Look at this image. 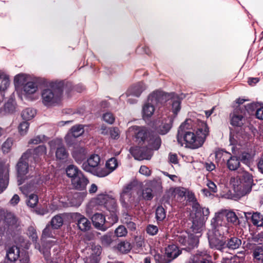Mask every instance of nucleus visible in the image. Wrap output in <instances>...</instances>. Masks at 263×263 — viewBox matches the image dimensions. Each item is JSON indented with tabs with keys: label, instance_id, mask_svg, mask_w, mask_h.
Returning <instances> with one entry per match:
<instances>
[{
	"label": "nucleus",
	"instance_id": "1",
	"mask_svg": "<svg viewBox=\"0 0 263 263\" xmlns=\"http://www.w3.org/2000/svg\"><path fill=\"white\" fill-rule=\"evenodd\" d=\"M127 134L132 136L138 146L131 147L130 152L136 159H149L152 151L158 149L161 145V139L153 134L144 126H133L128 128Z\"/></svg>",
	"mask_w": 263,
	"mask_h": 263
},
{
	"label": "nucleus",
	"instance_id": "2",
	"mask_svg": "<svg viewBox=\"0 0 263 263\" xmlns=\"http://www.w3.org/2000/svg\"><path fill=\"white\" fill-rule=\"evenodd\" d=\"M185 123L182 124L179 128L177 140L180 142L183 138L185 147L196 149L201 147L209 134V128L206 123L202 122L196 134L190 130H185Z\"/></svg>",
	"mask_w": 263,
	"mask_h": 263
},
{
	"label": "nucleus",
	"instance_id": "3",
	"mask_svg": "<svg viewBox=\"0 0 263 263\" xmlns=\"http://www.w3.org/2000/svg\"><path fill=\"white\" fill-rule=\"evenodd\" d=\"M190 198L194 200V197L192 195ZM192 221L189 229V233L197 239L201 236V232L204 228V224L210 212L208 208H202L200 204L195 201H193L192 210Z\"/></svg>",
	"mask_w": 263,
	"mask_h": 263
},
{
	"label": "nucleus",
	"instance_id": "4",
	"mask_svg": "<svg viewBox=\"0 0 263 263\" xmlns=\"http://www.w3.org/2000/svg\"><path fill=\"white\" fill-rule=\"evenodd\" d=\"M253 181L252 175L246 171H243L240 176L231 179L234 191L239 196H245L251 191Z\"/></svg>",
	"mask_w": 263,
	"mask_h": 263
},
{
	"label": "nucleus",
	"instance_id": "5",
	"mask_svg": "<svg viewBox=\"0 0 263 263\" xmlns=\"http://www.w3.org/2000/svg\"><path fill=\"white\" fill-rule=\"evenodd\" d=\"M62 84L52 85L50 88L44 89L42 92L43 103L46 106H53L58 103L63 93Z\"/></svg>",
	"mask_w": 263,
	"mask_h": 263
},
{
	"label": "nucleus",
	"instance_id": "6",
	"mask_svg": "<svg viewBox=\"0 0 263 263\" xmlns=\"http://www.w3.org/2000/svg\"><path fill=\"white\" fill-rule=\"evenodd\" d=\"M100 206L101 208H105L110 212L115 213L117 210V202L112 194H99L90 202L89 207L95 205Z\"/></svg>",
	"mask_w": 263,
	"mask_h": 263
},
{
	"label": "nucleus",
	"instance_id": "7",
	"mask_svg": "<svg viewBox=\"0 0 263 263\" xmlns=\"http://www.w3.org/2000/svg\"><path fill=\"white\" fill-rule=\"evenodd\" d=\"M32 152L31 150H27L23 154L16 165L18 177L20 178L18 180L19 185L23 183V181L22 180L24 179V176L29 172L28 162L30 160L29 159L28 156L30 155Z\"/></svg>",
	"mask_w": 263,
	"mask_h": 263
},
{
	"label": "nucleus",
	"instance_id": "8",
	"mask_svg": "<svg viewBox=\"0 0 263 263\" xmlns=\"http://www.w3.org/2000/svg\"><path fill=\"white\" fill-rule=\"evenodd\" d=\"M222 233L215 232L214 234L209 237L210 248L223 252L226 249V240L223 238Z\"/></svg>",
	"mask_w": 263,
	"mask_h": 263
},
{
	"label": "nucleus",
	"instance_id": "9",
	"mask_svg": "<svg viewBox=\"0 0 263 263\" xmlns=\"http://www.w3.org/2000/svg\"><path fill=\"white\" fill-rule=\"evenodd\" d=\"M211 224L215 229V232L224 234L225 231L228 232V231L225 213L217 214L211 220Z\"/></svg>",
	"mask_w": 263,
	"mask_h": 263
},
{
	"label": "nucleus",
	"instance_id": "10",
	"mask_svg": "<svg viewBox=\"0 0 263 263\" xmlns=\"http://www.w3.org/2000/svg\"><path fill=\"white\" fill-rule=\"evenodd\" d=\"M177 241L188 249H191L196 247L199 242L197 237H194L190 234H182L178 236Z\"/></svg>",
	"mask_w": 263,
	"mask_h": 263
},
{
	"label": "nucleus",
	"instance_id": "11",
	"mask_svg": "<svg viewBox=\"0 0 263 263\" xmlns=\"http://www.w3.org/2000/svg\"><path fill=\"white\" fill-rule=\"evenodd\" d=\"M51 148L57 147L55 153L56 158L59 160L66 159L68 155L65 147L62 145V141L60 139L52 140L49 142Z\"/></svg>",
	"mask_w": 263,
	"mask_h": 263
},
{
	"label": "nucleus",
	"instance_id": "12",
	"mask_svg": "<svg viewBox=\"0 0 263 263\" xmlns=\"http://www.w3.org/2000/svg\"><path fill=\"white\" fill-rule=\"evenodd\" d=\"M100 161L98 155H91L87 161L83 163L82 168L86 172L92 173L93 170L98 167Z\"/></svg>",
	"mask_w": 263,
	"mask_h": 263
},
{
	"label": "nucleus",
	"instance_id": "13",
	"mask_svg": "<svg viewBox=\"0 0 263 263\" xmlns=\"http://www.w3.org/2000/svg\"><path fill=\"white\" fill-rule=\"evenodd\" d=\"M30 150L32 152V154L28 156L30 161L32 159L35 162H37L46 158L47 148L45 145H39L34 149Z\"/></svg>",
	"mask_w": 263,
	"mask_h": 263
},
{
	"label": "nucleus",
	"instance_id": "14",
	"mask_svg": "<svg viewBox=\"0 0 263 263\" xmlns=\"http://www.w3.org/2000/svg\"><path fill=\"white\" fill-rule=\"evenodd\" d=\"M71 182L76 189L83 190L85 189L89 181L81 172L78 173L77 176L71 179Z\"/></svg>",
	"mask_w": 263,
	"mask_h": 263
},
{
	"label": "nucleus",
	"instance_id": "15",
	"mask_svg": "<svg viewBox=\"0 0 263 263\" xmlns=\"http://www.w3.org/2000/svg\"><path fill=\"white\" fill-rule=\"evenodd\" d=\"M74 218L77 221V226L80 230L85 232L89 230L91 224L85 217L79 213H76L74 215Z\"/></svg>",
	"mask_w": 263,
	"mask_h": 263
},
{
	"label": "nucleus",
	"instance_id": "16",
	"mask_svg": "<svg viewBox=\"0 0 263 263\" xmlns=\"http://www.w3.org/2000/svg\"><path fill=\"white\" fill-rule=\"evenodd\" d=\"M91 220L95 228L103 231L106 230V227H104L106 220L103 214L96 213L92 216Z\"/></svg>",
	"mask_w": 263,
	"mask_h": 263
},
{
	"label": "nucleus",
	"instance_id": "17",
	"mask_svg": "<svg viewBox=\"0 0 263 263\" xmlns=\"http://www.w3.org/2000/svg\"><path fill=\"white\" fill-rule=\"evenodd\" d=\"M72 155L77 163L81 164L86 158V151L83 147H77L74 148Z\"/></svg>",
	"mask_w": 263,
	"mask_h": 263
},
{
	"label": "nucleus",
	"instance_id": "18",
	"mask_svg": "<svg viewBox=\"0 0 263 263\" xmlns=\"http://www.w3.org/2000/svg\"><path fill=\"white\" fill-rule=\"evenodd\" d=\"M8 169L7 166L0 168V193L7 187L8 184Z\"/></svg>",
	"mask_w": 263,
	"mask_h": 263
},
{
	"label": "nucleus",
	"instance_id": "19",
	"mask_svg": "<svg viewBox=\"0 0 263 263\" xmlns=\"http://www.w3.org/2000/svg\"><path fill=\"white\" fill-rule=\"evenodd\" d=\"M137 185V181H133L125 185L121 194V200L124 201L126 198H129L133 190Z\"/></svg>",
	"mask_w": 263,
	"mask_h": 263
},
{
	"label": "nucleus",
	"instance_id": "20",
	"mask_svg": "<svg viewBox=\"0 0 263 263\" xmlns=\"http://www.w3.org/2000/svg\"><path fill=\"white\" fill-rule=\"evenodd\" d=\"M181 253V251L175 245H170L165 249L166 256L171 259L172 261L177 257Z\"/></svg>",
	"mask_w": 263,
	"mask_h": 263
},
{
	"label": "nucleus",
	"instance_id": "21",
	"mask_svg": "<svg viewBox=\"0 0 263 263\" xmlns=\"http://www.w3.org/2000/svg\"><path fill=\"white\" fill-rule=\"evenodd\" d=\"M241 245V240L237 237H232L226 240V248L229 250H235L239 248Z\"/></svg>",
	"mask_w": 263,
	"mask_h": 263
},
{
	"label": "nucleus",
	"instance_id": "22",
	"mask_svg": "<svg viewBox=\"0 0 263 263\" xmlns=\"http://www.w3.org/2000/svg\"><path fill=\"white\" fill-rule=\"evenodd\" d=\"M21 255L20 249L16 246H12L8 250L6 256L9 260L15 261L18 257L20 259Z\"/></svg>",
	"mask_w": 263,
	"mask_h": 263
},
{
	"label": "nucleus",
	"instance_id": "23",
	"mask_svg": "<svg viewBox=\"0 0 263 263\" xmlns=\"http://www.w3.org/2000/svg\"><path fill=\"white\" fill-rule=\"evenodd\" d=\"M172 127V119L170 118L163 120L161 124L158 128V132L161 135H165L170 130Z\"/></svg>",
	"mask_w": 263,
	"mask_h": 263
},
{
	"label": "nucleus",
	"instance_id": "24",
	"mask_svg": "<svg viewBox=\"0 0 263 263\" xmlns=\"http://www.w3.org/2000/svg\"><path fill=\"white\" fill-rule=\"evenodd\" d=\"M145 88L146 86L144 84L141 82L135 84L129 91L131 95L138 97Z\"/></svg>",
	"mask_w": 263,
	"mask_h": 263
},
{
	"label": "nucleus",
	"instance_id": "25",
	"mask_svg": "<svg viewBox=\"0 0 263 263\" xmlns=\"http://www.w3.org/2000/svg\"><path fill=\"white\" fill-rule=\"evenodd\" d=\"M155 108L152 103L147 102L144 104L142 108L143 117L144 118L151 117L154 114Z\"/></svg>",
	"mask_w": 263,
	"mask_h": 263
},
{
	"label": "nucleus",
	"instance_id": "26",
	"mask_svg": "<svg viewBox=\"0 0 263 263\" xmlns=\"http://www.w3.org/2000/svg\"><path fill=\"white\" fill-rule=\"evenodd\" d=\"M228 168L231 171L236 170L240 165V160L236 156H231L227 162Z\"/></svg>",
	"mask_w": 263,
	"mask_h": 263
},
{
	"label": "nucleus",
	"instance_id": "27",
	"mask_svg": "<svg viewBox=\"0 0 263 263\" xmlns=\"http://www.w3.org/2000/svg\"><path fill=\"white\" fill-rule=\"evenodd\" d=\"M10 84L9 77L4 72L0 71V91L7 89Z\"/></svg>",
	"mask_w": 263,
	"mask_h": 263
},
{
	"label": "nucleus",
	"instance_id": "28",
	"mask_svg": "<svg viewBox=\"0 0 263 263\" xmlns=\"http://www.w3.org/2000/svg\"><path fill=\"white\" fill-rule=\"evenodd\" d=\"M170 192L171 193V196L177 200L185 195V189L183 187L172 188L170 190Z\"/></svg>",
	"mask_w": 263,
	"mask_h": 263
},
{
	"label": "nucleus",
	"instance_id": "29",
	"mask_svg": "<svg viewBox=\"0 0 263 263\" xmlns=\"http://www.w3.org/2000/svg\"><path fill=\"white\" fill-rule=\"evenodd\" d=\"M15 106L12 102L8 101L0 109V116L11 114L14 111Z\"/></svg>",
	"mask_w": 263,
	"mask_h": 263
},
{
	"label": "nucleus",
	"instance_id": "30",
	"mask_svg": "<svg viewBox=\"0 0 263 263\" xmlns=\"http://www.w3.org/2000/svg\"><path fill=\"white\" fill-rule=\"evenodd\" d=\"M146 185L152 189V191L155 192L160 191L162 188V182L159 179H155L149 181L147 183Z\"/></svg>",
	"mask_w": 263,
	"mask_h": 263
},
{
	"label": "nucleus",
	"instance_id": "31",
	"mask_svg": "<svg viewBox=\"0 0 263 263\" xmlns=\"http://www.w3.org/2000/svg\"><path fill=\"white\" fill-rule=\"evenodd\" d=\"M164 95L161 91H154L148 98V101H151L152 103L157 102L162 103L164 101Z\"/></svg>",
	"mask_w": 263,
	"mask_h": 263
},
{
	"label": "nucleus",
	"instance_id": "32",
	"mask_svg": "<svg viewBox=\"0 0 263 263\" xmlns=\"http://www.w3.org/2000/svg\"><path fill=\"white\" fill-rule=\"evenodd\" d=\"M24 91L27 95L34 93L37 89L36 84L33 82H28L23 87Z\"/></svg>",
	"mask_w": 263,
	"mask_h": 263
},
{
	"label": "nucleus",
	"instance_id": "33",
	"mask_svg": "<svg viewBox=\"0 0 263 263\" xmlns=\"http://www.w3.org/2000/svg\"><path fill=\"white\" fill-rule=\"evenodd\" d=\"M63 224V219L61 216L59 215L54 216L51 221L50 224L52 226V229H58L60 228Z\"/></svg>",
	"mask_w": 263,
	"mask_h": 263
},
{
	"label": "nucleus",
	"instance_id": "34",
	"mask_svg": "<svg viewBox=\"0 0 263 263\" xmlns=\"http://www.w3.org/2000/svg\"><path fill=\"white\" fill-rule=\"evenodd\" d=\"M70 134L74 138L81 136L84 132V126L78 124L73 126L70 129Z\"/></svg>",
	"mask_w": 263,
	"mask_h": 263
},
{
	"label": "nucleus",
	"instance_id": "35",
	"mask_svg": "<svg viewBox=\"0 0 263 263\" xmlns=\"http://www.w3.org/2000/svg\"><path fill=\"white\" fill-rule=\"evenodd\" d=\"M253 224L257 227L263 226V216L259 213H254L251 217Z\"/></svg>",
	"mask_w": 263,
	"mask_h": 263
},
{
	"label": "nucleus",
	"instance_id": "36",
	"mask_svg": "<svg viewBox=\"0 0 263 263\" xmlns=\"http://www.w3.org/2000/svg\"><path fill=\"white\" fill-rule=\"evenodd\" d=\"M117 249L122 253H127L131 249V246L127 241H121L117 245Z\"/></svg>",
	"mask_w": 263,
	"mask_h": 263
},
{
	"label": "nucleus",
	"instance_id": "37",
	"mask_svg": "<svg viewBox=\"0 0 263 263\" xmlns=\"http://www.w3.org/2000/svg\"><path fill=\"white\" fill-rule=\"evenodd\" d=\"M36 114L35 110L31 108L25 109L22 112V117L23 119L29 120L34 117Z\"/></svg>",
	"mask_w": 263,
	"mask_h": 263
},
{
	"label": "nucleus",
	"instance_id": "38",
	"mask_svg": "<svg viewBox=\"0 0 263 263\" xmlns=\"http://www.w3.org/2000/svg\"><path fill=\"white\" fill-rule=\"evenodd\" d=\"M82 202V198L80 195L78 193L74 194L72 197L69 200L68 206H79Z\"/></svg>",
	"mask_w": 263,
	"mask_h": 263
},
{
	"label": "nucleus",
	"instance_id": "39",
	"mask_svg": "<svg viewBox=\"0 0 263 263\" xmlns=\"http://www.w3.org/2000/svg\"><path fill=\"white\" fill-rule=\"evenodd\" d=\"M79 173H81V172L78 170L77 166L73 165H70L66 168V174L71 179L77 176Z\"/></svg>",
	"mask_w": 263,
	"mask_h": 263
},
{
	"label": "nucleus",
	"instance_id": "40",
	"mask_svg": "<svg viewBox=\"0 0 263 263\" xmlns=\"http://www.w3.org/2000/svg\"><path fill=\"white\" fill-rule=\"evenodd\" d=\"M91 173L99 177H104L109 175L110 173V171H109L106 167H96L93 170V172Z\"/></svg>",
	"mask_w": 263,
	"mask_h": 263
},
{
	"label": "nucleus",
	"instance_id": "41",
	"mask_svg": "<svg viewBox=\"0 0 263 263\" xmlns=\"http://www.w3.org/2000/svg\"><path fill=\"white\" fill-rule=\"evenodd\" d=\"M54 230L50 224H48L42 232V237L44 238L53 237Z\"/></svg>",
	"mask_w": 263,
	"mask_h": 263
},
{
	"label": "nucleus",
	"instance_id": "42",
	"mask_svg": "<svg viewBox=\"0 0 263 263\" xmlns=\"http://www.w3.org/2000/svg\"><path fill=\"white\" fill-rule=\"evenodd\" d=\"M225 216L226 221H228L235 224L238 223V219L234 212H229L225 213Z\"/></svg>",
	"mask_w": 263,
	"mask_h": 263
},
{
	"label": "nucleus",
	"instance_id": "43",
	"mask_svg": "<svg viewBox=\"0 0 263 263\" xmlns=\"http://www.w3.org/2000/svg\"><path fill=\"white\" fill-rule=\"evenodd\" d=\"M166 217V212L162 206L157 207L156 211V217L157 220L162 221Z\"/></svg>",
	"mask_w": 263,
	"mask_h": 263
},
{
	"label": "nucleus",
	"instance_id": "44",
	"mask_svg": "<svg viewBox=\"0 0 263 263\" xmlns=\"http://www.w3.org/2000/svg\"><path fill=\"white\" fill-rule=\"evenodd\" d=\"M118 166L117 160L115 158H111L109 159L106 163V167L108 169L109 171H110V173L112 172Z\"/></svg>",
	"mask_w": 263,
	"mask_h": 263
},
{
	"label": "nucleus",
	"instance_id": "45",
	"mask_svg": "<svg viewBox=\"0 0 263 263\" xmlns=\"http://www.w3.org/2000/svg\"><path fill=\"white\" fill-rule=\"evenodd\" d=\"M46 140V137L45 135H41L35 136L31 139L29 142V144H38Z\"/></svg>",
	"mask_w": 263,
	"mask_h": 263
},
{
	"label": "nucleus",
	"instance_id": "46",
	"mask_svg": "<svg viewBox=\"0 0 263 263\" xmlns=\"http://www.w3.org/2000/svg\"><path fill=\"white\" fill-rule=\"evenodd\" d=\"M253 256L256 260L263 261V248L259 246L256 247L253 251Z\"/></svg>",
	"mask_w": 263,
	"mask_h": 263
},
{
	"label": "nucleus",
	"instance_id": "47",
	"mask_svg": "<svg viewBox=\"0 0 263 263\" xmlns=\"http://www.w3.org/2000/svg\"><path fill=\"white\" fill-rule=\"evenodd\" d=\"M29 127V124L26 121L22 122L18 126V131L20 134L22 135H25L28 132Z\"/></svg>",
	"mask_w": 263,
	"mask_h": 263
},
{
	"label": "nucleus",
	"instance_id": "48",
	"mask_svg": "<svg viewBox=\"0 0 263 263\" xmlns=\"http://www.w3.org/2000/svg\"><path fill=\"white\" fill-rule=\"evenodd\" d=\"M153 192L152 189L147 186L142 191L143 198L147 200H151L154 197Z\"/></svg>",
	"mask_w": 263,
	"mask_h": 263
},
{
	"label": "nucleus",
	"instance_id": "49",
	"mask_svg": "<svg viewBox=\"0 0 263 263\" xmlns=\"http://www.w3.org/2000/svg\"><path fill=\"white\" fill-rule=\"evenodd\" d=\"M242 119L241 115H233L231 119V124L233 126H240L242 124Z\"/></svg>",
	"mask_w": 263,
	"mask_h": 263
},
{
	"label": "nucleus",
	"instance_id": "50",
	"mask_svg": "<svg viewBox=\"0 0 263 263\" xmlns=\"http://www.w3.org/2000/svg\"><path fill=\"white\" fill-rule=\"evenodd\" d=\"M38 202V197L36 195L31 194L29 196V199L27 201V205L31 208L34 207Z\"/></svg>",
	"mask_w": 263,
	"mask_h": 263
},
{
	"label": "nucleus",
	"instance_id": "51",
	"mask_svg": "<svg viewBox=\"0 0 263 263\" xmlns=\"http://www.w3.org/2000/svg\"><path fill=\"white\" fill-rule=\"evenodd\" d=\"M13 144V140L11 138H8L4 143L2 146V150L4 153H8Z\"/></svg>",
	"mask_w": 263,
	"mask_h": 263
},
{
	"label": "nucleus",
	"instance_id": "52",
	"mask_svg": "<svg viewBox=\"0 0 263 263\" xmlns=\"http://www.w3.org/2000/svg\"><path fill=\"white\" fill-rule=\"evenodd\" d=\"M127 233V230L123 226H119L115 231V233L117 237L125 236Z\"/></svg>",
	"mask_w": 263,
	"mask_h": 263
},
{
	"label": "nucleus",
	"instance_id": "53",
	"mask_svg": "<svg viewBox=\"0 0 263 263\" xmlns=\"http://www.w3.org/2000/svg\"><path fill=\"white\" fill-rule=\"evenodd\" d=\"M156 260L159 263H170L172 260L168 257L164 255L157 254L155 256Z\"/></svg>",
	"mask_w": 263,
	"mask_h": 263
},
{
	"label": "nucleus",
	"instance_id": "54",
	"mask_svg": "<svg viewBox=\"0 0 263 263\" xmlns=\"http://www.w3.org/2000/svg\"><path fill=\"white\" fill-rule=\"evenodd\" d=\"M102 245L104 246H109L112 241L111 236L109 234L104 235L101 238Z\"/></svg>",
	"mask_w": 263,
	"mask_h": 263
},
{
	"label": "nucleus",
	"instance_id": "55",
	"mask_svg": "<svg viewBox=\"0 0 263 263\" xmlns=\"http://www.w3.org/2000/svg\"><path fill=\"white\" fill-rule=\"evenodd\" d=\"M181 102L179 99L174 100L172 102V111L176 115L180 109Z\"/></svg>",
	"mask_w": 263,
	"mask_h": 263
},
{
	"label": "nucleus",
	"instance_id": "56",
	"mask_svg": "<svg viewBox=\"0 0 263 263\" xmlns=\"http://www.w3.org/2000/svg\"><path fill=\"white\" fill-rule=\"evenodd\" d=\"M103 120L106 123L112 124L115 121V117L110 112H106L103 116Z\"/></svg>",
	"mask_w": 263,
	"mask_h": 263
},
{
	"label": "nucleus",
	"instance_id": "57",
	"mask_svg": "<svg viewBox=\"0 0 263 263\" xmlns=\"http://www.w3.org/2000/svg\"><path fill=\"white\" fill-rule=\"evenodd\" d=\"M158 231V229L156 226L149 224L147 227L146 232L149 235H155L157 233Z\"/></svg>",
	"mask_w": 263,
	"mask_h": 263
},
{
	"label": "nucleus",
	"instance_id": "58",
	"mask_svg": "<svg viewBox=\"0 0 263 263\" xmlns=\"http://www.w3.org/2000/svg\"><path fill=\"white\" fill-rule=\"evenodd\" d=\"M110 135L112 139H117L119 138L120 132L117 127H112L110 129Z\"/></svg>",
	"mask_w": 263,
	"mask_h": 263
},
{
	"label": "nucleus",
	"instance_id": "59",
	"mask_svg": "<svg viewBox=\"0 0 263 263\" xmlns=\"http://www.w3.org/2000/svg\"><path fill=\"white\" fill-rule=\"evenodd\" d=\"M206 186L208 187L210 191L213 193H216L217 191V188L216 184L212 181L208 180L206 183Z\"/></svg>",
	"mask_w": 263,
	"mask_h": 263
},
{
	"label": "nucleus",
	"instance_id": "60",
	"mask_svg": "<svg viewBox=\"0 0 263 263\" xmlns=\"http://www.w3.org/2000/svg\"><path fill=\"white\" fill-rule=\"evenodd\" d=\"M139 173L146 176H149L151 174V171L145 165H142L139 170Z\"/></svg>",
	"mask_w": 263,
	"mask_h": 263
},
{
	"label": "nucleus",
	"instance_id": "61",
	"mask_svg": "<svg viewBox=\"0 0 263 263\" xmlns=\"http://www.w3.org/2000/svg\"><path fill=\"white\" fill-rule=\"evenodd\" d=\"M25 79V77L23 74H19L14 78V82L18 83V85H23Z\"/></svg>",
	"mask_w": 263,
	"mask_h": 263
},
{
	"label": "nucleus",
	"instance_id": "62",
	"mask_svg": "<svg viewBox=\"0 0 263 263\" xmlns=\"http://www.w3.org/2000/svg\"><path fill=\"white\" fill-rule=\"evenodd\" d=\"M20 190L22 191L24 194L27 195L30 192H31L33 190V187L31 185L26 186L25 185L21 187Z\"/></svg>",
	"mask_w": 263,
	"mask_h": 263
},
{
	"label": "nucleus",
	"instance_id": "63",
	"mask_svg": "<svg viewBox=\"0 0 263 263\" xmlns=\"http://www.w3.org/2000/svg\"><path fill=\"white\" fill-rule=\"evenodd\" d=\"M215 159L217 161H220L221 158L228 154L226 152L223 151L222 150H218L215 152Z\"/></svg>",
	"mask_w": 263,
	"mask_h": 263
},
{
	"label": "nucleus",
	"instance_id": "64",
	"mask_svg": "<svg viewBox=\"0 0 263 263\" xmlns=\"http://www.w3.org/2000/svg\"><path fill=\"white\" fill-rule=\"evenodd\" d=\"M250 155L248 153H242L241 155V161L242 163L248 164L250 163Z\"/></svg>",
	"mask_w": 263,
	"mask_h": 263
}]
</instances>
